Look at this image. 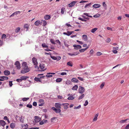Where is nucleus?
Returning a JSON list of instances; mask_svg holds the SVG:
<instances>
[{"mask_svg": "<svg viewBox=\"0 0 129 129\" xmlns=\"http://www.w3.org/2000/svg\"><path fill=\"white\" fill-rule=\"evenodd\" d=\"M98 29L97 28H93L91 30V32H95V31L97 29Z\"/></svg>", "mask_w": 129, "mask_h": 129, "instance_id": "obj_38", "label": "nucleus"}, {"mask_svg": "<svg viewBox=\"0 0 129 129\" xmlns=\"http://www.w3.org/2000/svg\"><path fill=\"white\" fill-rule=\"evenodd\" d=\"M51 57L54 60H56L57 61H59L61 59V57L60 56H57L56 57L53 56H51Z\"/></svg>", "mask_w": 129, "mask_h": 129, "instance_id": "obj_5", "label": "nucleus"}, {"mask_svg": "<svg viewBox=\"0 0 129 129\" xmlns=\"http://www.w3.org/2000/svg\"><path fill=\"white\" fill-rule=\"evenodd\" d=\"M102 54V53L100 52H98L96 53V55L97 56L100 55Z\"/></svg>", "mask_w": 129, "mask_h": 129, "instance_id": "obj_56", "label": "nucleus"}, {"mask_svg": "<svg viewBox=\"0 0 129 129\" xmlns=\"http://www.w3.org/2000/svg\"><path fill=\"white\" fill-rule=\"evenodd\" d=\"M77 2L76 1H73L68 4V7H72L74 6Z\"/></svg>", "mask_w": 129, "mask_h": 129, "instance_id": "obj_9", "label": "nucleus"}, {"mask_svg": "<svg viewBox=\"0 0 129 129\" xmlns=\"http://www.w3.org/2000/svg\"><path fill=\"white\" fill-rule=\"evenodd\" d=\"M15 65L16 66V67L17 68V69H19L20 68V64L19 61H16Z\"/></svg>", "mask_w": 129, "mask_h": 129, "instance_id": "obj_8", "label": "nucleus"}, {"mask_svg": "<svg viewBox=\"0 0 129 129\" xmlns=\"http://www.w3.org/2000/svg\"><path fill=\"white\" fill-rule=\"evenodd\" d=\"M56 118L55 117H53L51 119V122L52 123H55L56 121Z\"/></svg>", "mask_w": 129, "mask_h": 129, "instance_id": "obj_21", "label": "nucleus"}, {"mask_svg": "<svg viewBox=\"0 0 129 129\" xmlns=\"http://www.w3.org/2000/svg\"><path fill=\"white\" fill-rule=\"evenodd\" d=\"M63 34L68 36H69L72 34V33H63Z\"/></svg>", "mask_w": 129, "mask_h": 129, "instance_id": "obj_46", "label": "nucleus"}, {"mask_svg": "<svg viewBox=\"0 0 129 129\" xmlns=\"http://www.w3.org/2000/svg\"><path fill=\"white\" fill-rule=\"evenodd\" d=\"M43 26H45L47 24V23L45 20H43Z\"/></svg>", "mask_w": 129, "mask_h": 129, "instance_id": "obj_37", "label": "nucleus"}, {"mask_svg": "<svg viewBox=\"0 0 129 129\" xmlns=\"http://www.w3.org/2000/svg\"><path fill=\"white\" fill-rule=\"evenodd\" d=\"M99 115V113H98L96 114L94 116V117L92 121L93 122L96 121L98 119V117Z\"/></svg>", "mask_w": 129, "mask_h": 129, "instance_id": "obj_14", "label": "nucleus"}, {"mask_svg": "<svg viewBox=\"0 0 129 129\" xmlns=\"http://www.w3.org/2000/svg\"><path fill=\"white\" fill-rule=\"evenodd\" d=\"M84 96V94H82L78 98V100H80L83 98Z\"/></svg>", "mask_w": 129, "mask_h": 129, "instance_id": "obj_32", "label": "nucleus"}, {"mask_svg": "<svg viewBox=\"0 0 129 129\" xmlns=\"http://www.w3.org/2000/svg\"><path fill=\"white\" fill-rule=\"evenodd\" d=\"M52 109L56 113H59L61 112V110L59 109H56L54 107H52Z\"/></svg>", "mask_w": 129, "mask_h": 129, "instance_id": "obj_11", "label": "nucleus"}, {"mask_svg": "<svg viewBox=\"0 0 129 129\" xmlns=\"http://www.w3.org/2000/svg\"><path fill=\"white\" fill-rule=\"evenodd\" d=\"M74 97L73 96H71L68 97V100H72L74 99Z\"/></svg>", "mask_w": 129, "mask_h": 129, "instance_id": "obj_43", "label": "nucleus"}, {"mask_svg": "<svg viewBox=\"0 0 129 129\" xmlns=\"http://www.w3.org/2000/svg\"><path fill=\"white\" fill-rule=\"evenodd\" d=\"M64 8H61V14H63L64 13Z\"/></svg>", "mask_w": 129, "mask_h": 129, "instance_id": "obj_50", "label": "nucleus"}, {"mask_svg": "<svg viewBox=\"0 0 129 129\" xmlns=\"http://www.w3.org/2000/svg\"><path fill=\"white\" fill-rule=\"evenodd\" d=\"M20 30V28L19 27H18L15 30V32H19Z\"/></svg>", "mask_w": 129, "mask_h": 129, "instance_id": "obj_41", "label": "nucleus"}, {"mask_svg": "<svg viewBox=\"0 0 129 129\" xmlns=\"http://www.w3.org/2000/svg\"><path fill=\"white\" fill-rule=\"evenodd\" d=\"M26 107L29 108H31L32 107V105L31 104H27L26 105Z\"/></svg>", "mask_w": 129, "mask_h": 129, "instance_id": "obj_54", "label": "nucleus"}, {"mask_svg": "<svg viewBox=\"0 0 129 129\" xmlns=\"http://www.w3.org/2000/svg\"><path fill=\"white\" fill-rule=\"evenodd\" d=\"M44 123L43 120H42L39 123V124L40 125H42Z\"/></svg>", "mask_w": 129, "mask_h": 129, "instance_id": "obj_59", "label": "nucleus"}, {"mask_svg": "<svg viewBox=\"0 0 129 129\" xmlns=\"http://www.w3.org/2000/svg\"><path fill=\"white\" fill-rule=\"evenodd\" d=\"M19 120L21 122H23V120L22 116H21Z\"/></svg>", "mask_w": 129, "mask_h": 129, "instance_id": "obj_48", "label": "nucleus"}, {"mask_svg": "<svg viewBox=\"0 0 129 129\" xmlns=\"http://www.w3.org/2000/svg\"><path fill=\"white\" fill-rule=\"evenodd\" d=\"M45 66L44 64L41 63L40 65L39 68V70H41L40 71H44L46 69H45Z\"/></svg>", "mask_w": 129, "mask_h": 129, "instance_id": "obj_3", "label": "nucleus"}, {"mask_svg": "<svg viewBox=\"0 0 129 129\" xmlns=\"http://www.w3.org/2000/svg\"><path fill=\"white\" fill-rule=\"evenodd\" d=\"M88 48H89V47H87L86 48L80 49L79 50V51L80 52H83L85 51L87 49H88Z\"/></svg>", "mask_w": 129, "mask_h": 129, "instance_id": "obj_23", "label": "nucleus"}, {"mask_svg": "<svg viewBox=\"0 0 129 129\" xmlns=\"http://www.w3.org/2000/svg\"><path fill=\"white\" fill-rule=\"evenodd\" d=\"M81 16L85 19L87 20L89 19V18H88V17H86V16H83V15H82Z\"/></svg>", "mask_w": 129, "mask_h": 129, "instance_id": "obj_45", "label": "nucleus"}, {"mask_svg": "<svg viewBox=\"0 0 129 129\" xmlns=\"http://www.w3.org/2000/svg\"><path fill=\"white\" fill-rule=\"evenodd\" d=\"M29 98H24L22 99V100L23 101H26L28 100H29Z\"/></svg>", "mask_w": 129, "mask_h": 129, "instance_id": "obj_42", "label": "nucleus"}, {"mask_svg": "<svg viewBox=\"0 0 129 129\" xmlns=\"http://www.w3.org/2000/svg\"><path fill=\"white\" fill-rule=\"evenodd\" d=\"M51 18L50 16L48 15H46L44 17V18L46 20H48L50 19Z\"/></svg>", "mask_w": 129, "mask_h": 129, "instance_id": "obj_26", "label": "nucleus"}, {"mask_svg": "<svg viewBox=\"0 0 129 129\" xmlns=\"http://www.w3.org/2000/svg\"><path fill=\"white\" fill-rule=\"evenodd\" d=\"M62 106V104H61L60 103H55V106L58 109H60L61 106Z\"/></svg>", "mask_w": 129, "mask_h": 129, "instance_id": "obj_10", "label": "nucleus"}, {"mask_svg": "<svg viewBox=\"0 0 129 129\" xmlns=\"http://www.w3.org/2000/svg\"><path fill=\"white\" fill-rule=\"evenodd\" d=\"M124 129H129V124L126 126Z\"/></svg>", "mask_w": 129, "mask_h": 129, "instance_id": "obj_61", "label": "nucleus"}, {"mask_svg": "<svg viewBox=\"0 0 129 129\" xmlns=\"http://www.w3.org/2000/svg\"><path fill=\"white\" fill-rule=\"evenodd\" d=\"M39 106H42L44 104V101L43 99H40L39 101Z\"/></svg>", "mask_w": 129, "mask_h": 129, "instance_id": "obj_7", "label": "nucleus"}, {"mask_svg": "<svg viewBox=\"0 0 129 129\" xmlns=\"http://www.w3.org/2000/svg\"><path fill=\"white\" fill-rule=\"evenodd\" d=\"M78 88V86L77 85H75L72 88V89L73 90H77Z\"/></svg>", "mask_w": 129, "mask_h": 129, "instance_id": "obj_25", "label": "nucleus"}, {"mask_svg": "<svg viewBox=\"0 0 129 129\" xmlns=\"http://www.w3.org/2000/svg\"><path fill=\"white\" fill-rule=\"evenodd\" d=\"M22 67L23 69L21 70V73L24 74L29 72L30 70L28 67L26 62H24L22 63Z\"/></svg>", "mask_w": 129, "mask_h": 129, "instance_id": "obj_1", "label": "nucleus"}, {"mask_svg": "<svg viewBox=\"0 0 129 129\" xmlns=\"http://www.w3.org/2000/svg\"><path fill=\"white\" fill-rule=\"evenodd\" d=\"M71 81L70 80H67L66 81L65 83L66 84L69 85L71 84Z\"/></svg>", "mask_w": 129, "mask_h": 129, "instance_id": "obj_36", "label": "nucleus"}, {"mask_svg": "<svg viewBox=\"0 0 129 129\" xmlns=\"http://www.w3.org/2000/svg\"><path fill=\"white\" fill-rule=\"evenodd\" d=\"M32 61L34 65H35V68L36 69V71H40V70L39 68V67L37 66L38 64V62L37 61V59L35 57L33 58Z\"/></svg>", "mask_w": 129, "mask_h": 129, "instance_id": "obj_2", "label": "nucleus"}, {"mask_svg": "<svg viewBox=\"0 0 129 129\" xmlns=\"http://www.w3.org/2000/svg\"><path fill=\"white\" fill-rule=\"evenodd\" d=\"M15 126V124L13 123H11L10 124V126L11 128H13Z\"/></svg>", "mask_w": 129, "mask_h": 129, "instance_id": "obj_30", "label": "nucleus"}, {"mask_svg": "<svg viewBox=\"0 0 129 129\" xmlns=\"http://www.w3.org/2000/svg\"><path fill=\"white\" fill-rule=\"evenodd\" d=\"M56 42L58 43L59 45H61V42L58 40H57L55 41Z\"/></svg>", "mask_w": 129, "mask_h": 129, "instance_id": "obj_52", "label": "nucleus"}, {"mask_svg": "<svg viewBox=\"0 0 129 129\" xmlns=\"http://www.w3.org/2000/svg\"><path fill=\"white\" fill-rule=\"evenodd\" d=\"M28 77L24 76L21 77H20V78H21L22 80H25Z\"/></svg>", "mask_w": 129, "mask_h": 129, "instance_id": "obj_28", "label": "nucleus"}, {"mask_svg": "<svg viewBox=\"0 0 129 129\" xmlns=\"http://www.w3.org/2000/svg\"><path fill=\"white\" fill-rule=\"evenodd\" d=\"M42 46L43 47L47 48L48 47V46L45 43L42 44Z\"/></svg>", "mask_w": 129, "mask_h": 129, "instance_id": "obj_40", "label": "nucleus"}, {"mask_svg": "<svg viewBox=\"0 0 129 129\" xmlns=\"http://www.w3.org/2000/svg\"><path fill=\"white\" fill-rule=\"evenodd\" d=\"M88 104V102L87 100H86L85 103L84 104V106H86Z\"/></svg>", "mask_w": 129, "mask_h": 129, "instance_id": "obj_47", "label": "nucleus"}, {"mask_svg": "<svg viewBox=\"0 0 129 129\" xmlns=\"http://www.w3.org/2000/svg\"><path fill=\"white\" fill-rule=\"evenodd\" d=\"M35 118L34 120L36 122H39L41 120V119L38 116H35Z\"/></svg>", "mask_w": 129, "mask_h": 129, "instance_id": "obj_12", "label": "nucleus"}, {"mask_svg": "<svg viewBox=\"0 0 129 129\" xmlns=\"http://www.w3.org/2000/svg\"><path fill=\"white\" fill-rule=\"evenodd\" d=\"M0 124L3 126H4L6 124L5 122L3 120H0Z\"/></svg>", "mask_w": 129, "mask_h": 129, "instance_id": "obj_19", "label": "nucleus"}, {"mask_svg": "<svg viewBox=\"0 0 129 129\" xmlns=\"http://www.w3.org/2000/svg\"><path fill=\"white\" fill-rule=\"evenodd\" d=\"M0 77L1 78L5 80H7L8 79V77L7 76H1Z\"/></svg>", "mask_w": 129, "mask_h": 129, "instance_id": "obj_29", "label": "nucleus"}, {"mask_svg": "<svg viewBox=\"0 0 129 129\" xmlns=\"http://www.w3.org/2000/svg\"><path fill=\"white\" fill-rule=\"evenodd\" d=\"M71 81L75 83H77L79 81L76 78H73L72 79Z\"/></svg>", "mask_w": 129, "mask_h": 129, "instance_id": "obj_20", "label": "nucleus"}, {"mask_svg": "<svg viewBox=\"0 0 129 129\" xmlns=\"http://www.w3.org/2000/svg\"><path fill=\"white\" fill-rule=\"evenodd\" d=\"M20 12H21L20 11H16V12H15L14 13H15V15H17V14H20Z\"/></svg>", "mask_w": 129, "mask_h": 129, "instance_id": "obj_63", "label": "nucleus"}, {"mask_svg": "<svg viewBox=\"0 0 129 129\" xmlns=\"http://www.w3.org/2000/svg\"><path fill=\"white\" fill-rule=\"evenodd\" d=\"M67 65L71 67H72L73 66L72 64L71 61H69L67 63Z\"/></svg>", "mask_w": 129, "mask_h": 129, "instance_id": "obj_33", "label": "nucleus"}, {"mask_svg": "<svg viewBox=\"0 0 129 129\" xmlns=\"http://www.w3.org/2000/svg\"><path fill=\"white\" fill-rule=\"evenodd\" d=\"M34 80L35 81H41V80L39 78H38L37 77H35Z\"/></svg>", "mask_w": 129, "mask_h": 129, "instance_id": "obj_39", "label": "nucleus"}, {"mask_svg": "<svg viewBox=\"0 0 129 129\" xmlns=\"http://www.w3.org/2000/svg\"><path fill=\"white\" fill-rule=\"evenodd\" d=\"M100 15L98 14H95L94 15L93 17L95 18H97L98 17H99L100 16Z\"/></svg>", "mask_w": 129, "mask_h": 129, "instance_id": "obj_49", "label": "nucleus"}, {"mask_svg": "<svg viewBox=\"0 0 129 129\" xmlns=\"http://www.w3.org/2000/svg\"><path fill=\"white\" fill-rule=\"evenodd\" d=\"M24 29L26 31H27L29 29V25L27 24H25L24 26Z\"/></svg>", "mask_w": 129, "mask_h": 129, "instance_id": "obj_6", "label": "nucleus"}, {"mask_svg": "<svg viewBox=\"0 0 129 129\" xmlns=\"http://www.w3.org/2000/svg\"><path fill=\"white\" fill-rule=\"evenodd\" d=\"M41 22L39 20L36 21L35 23V25L38 26L41 23Z\"/></svg>", "mask_w": 129, "mask_h": 129, "instance_id": "obj_24", "label": "nucleus"}, {"mask_svg": "<svg viewBox=\"0 0 129 129\" xmlns=\"http://www.w3.org/2000/svg\"><path fill=\"white\" fill-rule=\"evenodd\" d=\"M84 88L81 86H80L79 88V92L80 93H82L84 92Z\"/></svg>", "mask_w": 129, "mask_h": 129, "instance_id": "obj_4", "label": "nucleus"}, {"mask_svg": "<svg viewBox=\"0 0 129 129\" xmlns=\"http://www.w3.org/2000/svg\"><path fill=\"white\" fill-rule=\"evenodd\" d=\"M4 73L5 75L8 76L10 74V73L9 71L6 70L4 71Z\"/></svg>", "mask_w": 129, "mask_h": 129, "instance_id": "obj_16", "label": "nucleus"}, {"mask_svg": "<svg viewBox=\"0 0 129 129\" xmlns=\"http://www.w3.org/2000/svg\"><path fill=\"white\" fill-rule=\"evenodd\" d=\"M81 105H79V106H78L77 107H75L74 108V109H79L80 108H81Z\"/></svg>", "mask_w": 129, "mask_h": 129, "instance_id": "obj_51", "label": "nucleus"}, {"mask_svg": "<svg viewBox=\"0 0 129 129\" xmlns=\"http://www.w3.org/2000/svg\"><path fill=\"white\" fill-rule=\"evenodd\" d=\"M105 83L104 82L100 86V87L101 88H102L104 85H105Z\"/></svg>", "mask_w": 129, "mask_h": 129, "instance_id": "obj_53", "label": "nucleus"}, {"mask_svg": "<svg viewBox=\"0 0 129 129\" xmlns=\"http://www.w3.org/2000/svg\"><path fill=\"white\" fill-rule=\"evenodd\" d=\"M4 119L5 120H9V119L7 116H5L4 117Z\"/></svg>", "mask_w": 129, "mask_h": 129, "instance_id": "obj_60", "label": "nucleus"}, {"mask_svg": "<svg viewBox=\"0 0 129 129\" xmlns=\"http://www.w3.org/2000/svg\"><path fill=\"white\" fill-rule=\"evenodd\" d=\"M77 78L79 80H80V81H83L84 80V79L83 78H82L81 77H78Z\"/></svg>", "mask_w": 129, "mask_h": 129, "instance_id": "obj_58", "label": "nucleus"}, {"mask_svg": "<svg viewBox=\"0 0 129 129\" xmlns=\"http://www.w3.org/2000/svg\"><path fill=\"white\" fill-rule=\"evenodd\" d=\"M50 41L51 43H52V44H55V43L54 41V40L53 39H50Z\"/></svg>", "mask_w": 129, "mask_h": 129, "instance_id": "obj_44", "label": "nucleus"}, {"mask_svg": "<svg viewBox=\"0 0 129 129\" xmlns=\"http://www.w3.org/2000/svg\"><path fill=\"white\" fill-rule=\"evenodd\" d=\"M73 46L75 47L74 49L76 50H78L81 48V46L79 45H73Z\"/></svg>", "mask_w": 129, "mask_h": 129, "instance_id": "obj_13", "label": "nucleus"}, {"mask_svg": "<svg viewBox=\"0 0 129 129\" xmlns=\"http://www.w3.org/2000/svg\"><path fill=\"white\" fill-rule=\"evenodd\" d=\"M101 5L98 4H96L93 5L92 6V7L95 8H98L101 7Z\"/></svg>", "mask_w": 129, "mask_h": 129, "instance_id": "obj_17", "label": "nucleus"}, {"mask_svg": "<svg viewBox=\"0 0 129 129\" xmlns=\"http://www.w3.org/2000/svg\"><path fill=\"white\" fill-rule=\"evenodd\" d=\"M28 125L27 124L22 125V127L23 128V129H28Z\"/></svg>", "mask_w": 129, "mask_h": 129, "instance_id": "obj_22", "label": "nucleus"}, {"mask_svg": "<svg viewBox=\"0 0 129 129\" xmlns=\"http://www.w3.org/2000/svg\"><path fill=\"white\" fill-rule=\"evenodd\" d=\"M83 74L84 75H85V76H89L90 75V74L87 73V72H85L84 73H83Z\"/></svg>", "mask_w": 129, "mask_h": 129, "instance_id": "obj_55", "label": "nucleus"}, {"mask_svg": "<svg viewBox=\"0 0 129 129\" xmlns=\"http://www.w3.org/2000/svg\"><path fill=\"white\" fill-rule=\"evenodd\" d=\"M79 54V53L78 52H75L73 53H69L68 54L70 56L75 55H76Z\"/></svg>", "mask_w": 129, "mask_h": 129, "instance_id": "obj_27", "label": "nucleus"}, {"mask_svg": "<svg viewBox=\"0 0 129 129\" xmlns=\"http://www.w3.org/2000/svg\"><path fill=\"white\" fill-rule=\"evenodd\" d=\"M128 120H129L128 119H127L125 120H121L119 121V123L120 124L124 123H126V121Z\"/></svg>", "mask_w": 129, "mask_h": 129, "instance_id": "obj_18", "label": "nucleus"}, {"mask_svg": "<svg viewBox=\"0 0 129 129\" xmlns=\"http://www.w3.org/2000/svg\"><path fill=\"white\" fill-rule=\"evenodd\" d=\"M39 128L38 127H31L29 128V129H39Z\"/></svg>", "mask_w": 129, "mask_h": 129, "instance_id": "obj_64", "label": "nucleus"}, {"mask_svg": "<svg viewBox=\"0 0 129 129\" xmlns=\"http://www.w3.org/2000/svg\"><path fill=\"white\" fill-rule=\"evenodd\" d=\"M106 42L107 43H109L110 41V38H108L106 41Z\"/></svg>", "mask_w": 129, "mask_h": 129, "instance_id": "obj_62", "label": "nucleus"}, {"mask_svg": "<svg viewBox=\"0 0 129 129\" xmlns=\"http://www.w3.org/2000/svg\"><path fill=\"white\" fill-rule=\"evenodd\" d=\"M83 39L85 41H86L87 39V36L86 35H83L82 36Z\"/></svg>", "mask_w": 129, "mask_h": 129, "instance_id": "obj_31", "label": "nucleus"}, {"mask_svg": "<svg viewBox=\"0 0 129 129\" xmlns=\"http://www.w3.org/2000/svg\"><path fill=\"white\" fill-rule=\"evenodd\" d=\"M91 5V3H90L89 4H87L84 7L85 8H86L88 7H89Z\"/></svg>", "mask_w": 129, "mask_h": 129, "instance_id": "obj_35", "label": "nucleus"}, {"mask_svg": "<svg viewBox=\"0 0 129 129\" xmlns=\"http://www.w3.org/2000/svg\"><path fill=\"white\" fill-rule=\"evenodd\" d=\"M6 37V35L5 34H3L2 37V39H3L4 38H5Z\"/></svg>", "mask_w": 129, "mask_h": 129, "instance_id": "obj_57", "label": "nucleus"}, {"mask_svg": "<svg viewBox=\"0 0 129 129\" xmlns=\"http://www.w3.org/2000/svg\"><path fill=\"white\" fill-rule=\"evenodd\" d=\"M62 80V79L61 78H59L56 79V82H60Z\"/></svg>", "mask_w": 129, "mask_h": 129, "instance_id": "obj_34", "label": "nucleus"}, {"mask_svg": "<svg viewBox=\"0 0 129 129\" xmlns=\"http://www.w3.org/2000/svg\"><path fill=\"white\" fill-rule=\"evenodd\" d=\"M69 105V104L68 103L63 104H62V106L64 108V109H66L68 108V106Z\"/></svg>", "mask_w": 129, "mask_h": 129, "instance_id": "obj_15", "label": "nucleus"}]
</instances>
